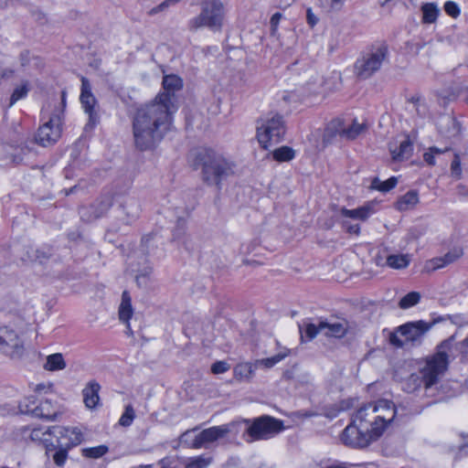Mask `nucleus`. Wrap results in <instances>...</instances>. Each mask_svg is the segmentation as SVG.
Listing matches in <instances>:
<instances>
[{
	"mask_svg": "<svg viewBox=\"0 0 468 468\" xmlns=\"http://www.w3.org/2000/svg\"><path fill=\"white\" fill-rule=\"evenodd\" d=\"M307 20L311 26H314L317 22L316 16L312 13L311 8L307 9Z\"/></svg>",
	"mask_w": 468,
	"mask_h": 468,
	"instance_id": "obj_57",
	"label": "nucleus"
},
{
	"mask_svg": "<svg viewBox=\"0 0 468 468\" xmlns=\"http://www.w3.org/2000/svg\"><path fill=\"white\" fill-rule=\"evenodd\" d=\"M201 12L191 18L187 27L190 31H197L202 27H207L213 31H218L222 27L224 19V5L219 0H204L200 3Z\"/></svg>",
	"mask_w": 468,
	"mask_h": 468,
	"instance_id": "obj_4",
	"label": "nucleus"
},
{
	"mask_svg": "<svg viewBox=\"0 0 468 468\" xmlns=\"http://www.w3.org/2000/svg\"><path fill=\"white\" fill-rule=\"evenodd\" d=\"M451 351L450 340L443 341L438 346L436 352L428 356L420 367V374L423 380L424 388H430L436 385L446 372L449 365V352Z\"/></svg>",
	"mask_w": 468,
	"mask_h": 468,
	"instance_id": "obj_3",
	"label": "nucleus"
},
{
	"mask_svg": "<svg viewBox=\"0 0 468 468\" xmlns=\"http://www.w3.org/2000/svg\"><path fill=\"white\" fill-rule=\"evenodd\" d=\"M51 248L43 247L40 249L31 250L32 253H35V261L40 264L45 263L48 260L52 257Z\"/></svg>",
	"mask_w": 468,
	"mask_h": 468,
	"instance_id": "obj_41",
	"label": "nucleus"
},
{
	"mask_svg": "<svg viewBox=\"0 0 468 468\" xmlns=\"http://www.w3.org/2000/svg\"><path fill=\"white\" fill-rule=\"evenodd\" d=\"M108 452V447L105 445H99L96 447L82 449V455L87 458L98 459Z\"/></svg>",
	"mask_w": 468,
	"mask_h": 468,
	"instance_id": "obj_40",
	"label": "nucleus"
},
{
	"mask_svg": "<svg viewBox=\"0 0 468 468\" xmlns=\"http://www.w3.org/2000/svg\"><path fill=\"white\" fill-rule=\"evenodd\" d=\"M398 178L392 176L386 181H381L378 177H374L371 181V188L386 193L396 186Z\"/></svg>",
	"mask_w": 468,
	"mask_h": 468,
	"instance_id": "obj_31",
	"label": "nucleus"
},
{
	"mask_svg": "<svg viewBox=\"0 0 468 468\" xmlns=\"http://www.w3.org/2000/svg\"><path fill=\"white\" fill-rule=\"evenodd\" d=\"M69 451V450L63 447H54L53 451L48 455L52 457L56 465L62 466L68 459Z\"/></svg>",
	"mask_w": 468,
	"mask_h": 468,
	"instance_id": "obj_34",
	"label": "nucleus"
},
{
	"mask_svg": "<svg viewBox=\"0 0 468 468\" xmlns=\"http://www.w3.org/2000/svg\"><path fill=\"white\" fill-rule=\"evenodd\" d=\"M320 329H327L325 335L328 336L341 338L347 333V323L338 322L329 324L327 322H320Z\"/></svg>",
	"mask_w": 468,
	"mask_h": 468,
	"instance_id": "obj_23",
	"label": "nucleus"
},
{
	"mask_svg": "<svg viewBox=\"0 0 468 468\" xmlns=\"http://www.w3.org/2000/svg\"><path fill=\"white\" fill-rule=\"evenodd\" d=\"M230 366L225 361H217L211 366V372L215 375L227 372Z\"/></svg>",
	"mask_w": 468,
	"mask_h": 468,
	"instance_id": "obj_48",
	"label": "nucleus"
},
{
	"mask_svg": "<svg viewBox=\"0 0 468 468\" xmlns=\"http://www.w3.org/2000/svg\"><path fill=\"white\" fill-rule=\"evenodd\" d=\"M235 373L240 374V375L246 373V377L249 378L252 373L251 366H250L248 364L239 365L235 368Z\"/></svg>",
	"mask_w": 468,
	"mask_h": 468,
	"instance_id": "obj_55",
	"label": "nucleus"
},
{
	"mask_svg": "<svg viewBox=\"0 0 468 468\" xmlns=\"http://www.w3.org/2000/svg\"><path fill=\"white\" fill-rule=\"evenodd\" d=\"M66 367V362L61 353H55L47 356L44 368L48 371L62 370Z\"/></svg>",
	"mask_w": 468,
	"mask_h": 468,
	"instance_id": "obj_29",
	"label": "nucleus"
},
{
	"mask_svg": "<svg viewBox=\"0 0 468 468\" xmlns=\"http://www.w3.org/2000/svg\"><path fill=\"white\" fill-rule=\"evenodd\" d=\"M112 206V197L109 195L103 196L90 207H80V214L83 220L91 221L102 217Z\"/></svg>",
	"mask_w": 468,
	"mask_h": 468,
	"instance_id": "obj_12",
	"label": "nucleus"
},
{
	"mask_svg": "<svg viewBox=\"0 0 468 468\" xmlns=\"http://www.w3.org/2000/svg\"><path fill=\"white\" fill-rule=\"evenodd\" d=\"M462 352L468 356V336L462 342Z\"/></svg>",
	"mask_w": 468,
	"mask_h": 468,
	"instance_id": "obj_60",
	"label": "nucleus"
},
{
	"mask_svg": "<svg viewBox=\"0 0 468 468\" xmlns=\"http://www.w3.org/2000/svg\"><path fill=\"white\" fill-rule=\"evenodd\" d=\"M167 94H157L149 103L137 108L133 118L134 145L140 151L154 149L171 129L176 111Z\"/></svg>",
	"mask_w": 468,
	"mask_h": 468,
	"instance_id": "obj_1",
	"label": "nucleus"
},
{
	"mask_svg": "<svg viewBox=\"0 0 468 468\" xmlns=\"http://www.w3.org/2000/svg\"><path fill=\"white\" fill-rule=\"evenodd\" d=\"M410 256L409 254H390L387 257L386 264L391 269L401 270L409 266Z\"/></svg>",
	"mask_w": 468,
	"mask_h": 468,
	"instance_id": "obj_27",
	"label": "nucleus"
},
{
	"mask_svg": "<svg viewBox=\"0 0 468 468\" xmlns=\"http://www.w3.org/2000/svg\"><path fill=\"white\" fill-rule=\"evenodd\" d=\"M29 91L28 83H22L20 86L16 87L8 103V108L12 107L17 101L25 98Z\"/></svg>",
	"mask_w": 468,
	"mask_h": 468,
	"instance_id": "obj_39",
	"label": "nucleus"
},
{
	"mask_svg": "<svg viewBox=\"0 0 468 468\" xmlns=\"http://www.w3.org/2000/svg\"><path fill=\"white\" fill-rule=\"evenodd\" d=\"M0 353L11 359H21L26 354L23 335L9 326H0Z\"/></svg>",
	"mask_w": 468,
	"mask_h": 468,
	"instance_id": "obj_9",
	"label": "nucleus"
},
{
	"mask_svg": "<svg viewBox=\"0 0 468 468\" xmlns=\"http://www.w3.org/2000/svg\"><path fill=\"white\" fill-rule=\"evenodd\" d=\"M284 430L282 421L265 415V440Z\"/></svg>",
	"mask_w": 468,
	"mask_h": 468,
	"instance_id": "obj_30",
	"label": "nucleus"
},
{
	"mask_svg": "<svg viewBox=\"0 0 468 468\" xmlns=\"http://www.w3.org/2000/svg\"><path fill=\"white\" fill-rule=\"evenodd\" d=\"M372 212L370 206H363L356 209H347L345 207L341 209V215L343 217L359 220H366Z\"/></svg>",
	"mask_w": 468,
	"mask_h": 468,
	"instance_id": "obj_26",
	"label": "nucleus"
},
{
	"mask_svg": "<svg viewBox=\"0 0 468 468\" xmlns=\"http://www.w3.org/2000/svg\"><path fill=\"white\" fill-rule=\"evenodd\" d=\"M412 144L409 138L401 141L398 149H390L394 161H403L405 159H409L412 154Z\"/></svg>",
	"mask_w": 468,
	"mask_h": 468,
	"instance_id": "obj_25",
	"label": "nucleus"
},
{
	"mask_svg": "<svg viewBox=\"0 0 468 468\" xmlns=\"http://www.w3.org/2000/svg\"><path fill=\"white\" fill-rule=\"evenodd\" d=\"M132 299L127 291H123L122 294V302L119 306V318L127 324V329L131 331L129 320L133 315Z\"/></svg>",
	"mask_w": 468,
	"mask_h": 468,
	"instance_id": "obj_20",
	"label": "nucleus"
},
{
	"mask_svg": "<svg viewBox=\"0 0 468 468\" xmlns=\"http://www.w3.org/2000/svg\"><path fill=\"white\" fill-rule=\"evenodd\" d=\"M183 86L182 80L176 75H166L163 79V88L165 90L164 92H160L159 94H167L169 95L170 102L172 105H175V92L179 90Z\"/></svg>",
	"mask_w": 468,
	"mask_h": 468,
	"instance_id": "obj_19",
	"label": "nucleus"
},
{
	"mask_svg": "<svg viewBox=\"0 0 468 468\" xmlns=\"http://www.w3.org/2000/svg\"><path fill=\"white\" fill-rule=\"evenodd\" d=\"M285 131L282 116L275 113L265 123V139L278 143L283 138Z\"/></svg>",
	"mask_w": 468,
	"mask_h": 468,
	"instance_id": "obj_14",
	"label": "nucleus"
},
{
	"mask_svg": "<svg viewBox=\"0 0 468 468\" xmlns=\"http://www.w3.org/2000/svg\"><path fill=\"white\" fill-rule=\"evenodd\" d=\"M449 151H450V149L447 147L439 148L436 146H431L428 149V151L426 153H424L423 159L429 165H434L436 164L435 157L437 155H441L442 154L448 153Z\"/></svg>",
	"mask_w": 468,
	"mask_h": 468,
	"instance_id": "obj_35",
	"label": "nucleus"
},
{
	"mask_svg": "<svg viewBox=\"0 0 468 468\" xmlns=\"http://www.w3.org/2000/svg\"><path fill=\"white\" fill-rule=\"evenodd\" d=\"M462 255V252L461 251H453V252H448L446 253L444 256H443V260L445 261V264L448 265L452 262H453L454 261H456L459 257H461Z\"/></svg>",
	"mask_w": 468,
	"mask_h": 468,
	"instance_id": "obj_54",
	"label": "nucleus"
},
{
	"mask_svg": "<svg viewBox=\"0 0 468 468\" xmlns=\"http://www.w3.org/2000/svg\"><path fill=\"white\" fill-rule=\"evenodd\" d=\"M366 129L364 124H360L356 122H353V123L347 127L343 129L340 132L342 136H345L347 139H355L364 130Z\"/></svg>",
	"mask_w": 468,
	"mask_h": 468,
	"instance_id": "obj_36",
	"label": "nucleus"
},
{
	"mask_svg": "<svg viewBox=\"0 0 468 468\" xmlns=\"http://www.w3.org/2000/svg\"><path fill=\"white\" fill-rule=\"evenodd\" d=\"M458 194L461 196H464L468 197V189L465 188V186L460 185L458 186Z\"/></svg>",
	"mask_w": 468,
	"mask_h": 468,
	"instance_id": "obj_63",
	"label": "nucleus"
},
{
	"mask_svg": "<svg viewBox=\"0 0 468 468\" xmlns=\"http://www.w3.org/2000/svg\"><path fill=\"white\" fill-rule=\"evenodd\" d=\"M57 415L58 410L49 399L42 400L36 406L35 417L37 418L52 420H55Z\"/></svg>",
	"mask_w": 468,
	"mask_h": 468,
	"instance_id": "obj_21",
	"label": "nucleus"
},
{
	"mask_svg": "<svg viewBox=\"0 0 468 468\" xmlns=\"http://www.w3.org/2000/svg\"><path fill=\"white\" fill-rule=\"evenodd\" d=\"M341 441L346 446L353 448H363L372 441L371 435L367 431L362 430V426L355 423L353 417L352 422L343 431Z\"/></svg>",
	"mask_w": 468,
	"mask_h": 468,
	"instance_id": "obj_11",
	"label": "nucleus"
},
{
	"mask_svg": "<svg viewBox=\"0 0 468 468\" xmlns=\"http://www.w3.org/2000/svg\"><path fill=\"white\" fill-rule=\"evenodd\" d=\"M295 156V151L289 146L283 145L270 152L265 158L271 159L278 163L290 162Z\"/></svg>",
	"mask_w": 468,
	"mask_h": 468,
	"instance_id": "obj_22",
	"label": "nucleus"
},
{
	"mask_svg": "<svg viewBox=\"0 0 468 468\" xmlns=\"http://www.w3.org/2000/svg\"><path fill=\"white\" fill-rule=\"evenodd\" d=\"M282 16V13L277 12L274 15H272V16L271 17L270 24H271V35L276 34L277 27L281 21Z\"/></svg>",
	"mask_w": 468,
	"mask_h": 468,
	"instance_id": "obj_51",
	"label": "nucleus"
},
{
	"mask_svg": "<svg viewBox=\"0 0 468 468\" xmlns=\"http://www.w3.org/2000/svg\"><path fill=\"white\" fill-rule=\"evenodd\" d=\"M234 426V423L214 426L208 429H205L198 433V440L200 442V448L207 447L209 443L223 438L226 434L230 431V427Z\"/></svg>",
	"mask_w": 468,
	"mask_h": 468,
	"instance_id": "obj_15",
	"label": "nucleus"
},
{
	"mask_svg": "<svg viewBox=\"0 0 468 468\" xmlns=\"http://www.w3.org/2000/svg\"><path fill=\"white\" fill-rule=\"evenodd\" d=\"M185 233V221H178L177 228L174 232V238L179 239Z\"/></svg>",
	"mask_w": 468,
	"mask_h": 468,
	"instance_id": "obj_56",
	"label": "nucleus"
},
{
	"mask_svg": "<svg viewBox=\"0 0 468 468\" xmlns=\"http://www.w3.org/2000/svg\"><path fill=\"white\" fill-rule=\"evenodd\" d=\"M197 429L188 430L180 436V442L189 448L199 449L198 434H195Z\"/></svg>",
	"mask_w": 468,
	"mask_h": 468,
	"instance_id": "obj_32",
	"label": "nucleus"
},
{
	"mask_svg": "<svg viewBox=\"0 0 468 468\" xmlns=\"http://www.w3.org/2000/svg\"><path fill=\"white\" fill-rule=\"evenodd\" d=\"M431 325L422 320L406 323L390 334L389 342L397 347L419 346Z\"/></svg>",
	"mask_w": 468,
	"mask_h": 468,
	"instance_id": "obj_5",
	"label": "nucleus"
},
{
	"mask_svg": "<svg viewBox=\"0 0 468 468\" xmlns=\"http://www.w3.org/2000/svg\"><path fill=\"white\" fill-rule=\"evenodd\" d=\"M179 2H180V0H165L159 5H157L154 8H153L151 10V13L152 14H155L157 12H161V11L165 10L166 7L170 6L171 5H176V4L179 3Z\"/></svg>",
	"mask_w": 468,
	"mask_h": 468,
	"instance_id": "obj_52",
	"label": "nucleus"
},
{
	"mask_svg": "<svg viewBox=\"0 0 468 468\" xmlns=\"http://www.w3.org/2000/svg\"><path fill=\"white\" fill-rule=\"evenodd\" d=\"M261 126H257L256 137L258 139V142H259L261 147L263 148V140L261 139L262 133H261Z\"/></svg>",
	"mask_w": 468,
	"mask_h": 468,
	"instance_id": "obj_62",
	"label": "nucleus"
},
{
	"mask_svg": "<svg viewBox=\"0 0 468 468\" xmlns=\"http://www.w3.org/2000/svg\"><path fill=\"white\" fill-rule=\"evenodd\" d=\"M422 23L433 24L440 14V8L435 3H426L421 5Z\"/></svg>",
	"mask_w": 468,
	"mask_h": 468,
	"instance_id": "obj_28",
	"label": "nucleus"
},
{
	"mask_svg": "<svg viewBox=\"0 0 468 468\" xmlns=\"http://www.w3.org/2000/svg\"><path fill=\"white\" fill-rule=\"evenodd\" d=\"M62 120L58 113L53 114L48 122L41 125L36 135L35 142L43 147L55 144L61 136Z\"/></svg>",
	"mask_w": 468,
	"mask_h": 468,
	"instance_id": "obj_10",
	"label": "nucleus"
},
{
	"mask_svg": "<svg viewBox=\"0 0 468 468\" xmlns=\"http://www.w3.org/2000/svg\"><path fill=\"white\" fill-rule=\"evenodd\" d=\"M119 210L124 215L122 220L124 224H130L138 218L140 214V204L134 198H127L120 205Z\"/></svg>",
	"mask_w": 468,
	"mask_h": 468,
	"instance_id": "obj_17",
	"label": "nucleus"
},
{
	"mask_svg": "<svg viewBox=\"0 0 468 468\" xmlns=\"http://www.w3.org/2000/svg\"><path fill=\"white\" fill-rule=\"evenodd\" d=\"M80 101L84 112L89 114L90 123L94 125L98 121V115L94 110L97 100L91 92V86L88 79L81 77V92Z\"/></svg>",
	"mask_w": 468,
	"mask_h": 468,
	"instance_id": "obj_13",
	"label": "nucleus"
},
{
	"mask_svg": "<svg viewBox=\"0 0 468 468\" xmlns=\"http://www.w3.org/2000/svg\"><path fill=\"white\" fill-rule=\"evenodd\" d=\"M31 250H36V249L31 246L25 248V251L21 255L20 259L25 263L35 262V253H32Z\"/></svg>",
	"mask_w": 468,
	"mask_h": 468,
	"instance_id": "obj_50",
	"label": "nucleus"
},
{
	"mask_svg": "<svg viewBox=\"0 0 468 468\" xmlns=\"http://www.w3.org/2000/svg\"><path fill=\"white\" fill-rule=\"evenodd\" d=\"M451 174L456 178H460L462 176L461 159L458 154H453V159L451 164Z\"/></svg>",
	"mask_w": 468,
	"mask_h": 468,
	"instance_id": "obj_46",
	"label": "nucleus"
},
{
	"mask_svg": "<svg viewBox=\"0 0 468 468\" xmlns=\"http://www.w3.org/2000/svg\"><path fill=\"white\" fill-rule=\"evenodd\" d=\"M239 423H243L246 426L243 437L247 441L251 442L263 438V416H260L252 421L250 420H243Z\"/></svg>",
	"mask_w": 468,
	"mask_h": 468,
	"instance_id": "obj_16",
	"label": "nucleus"
},
{
	"mask_svg": "<svg viewBox=\"0 0 468 468\" xmlns=\"http://www.w3.org/2000/svg\"><path fill=\"white\" fill-rule=\"evenodd\" d=\"M101 389L100 384L95 381H90L82 390L83 401L85 406L89 409H93L100 401L99 391Z\"/></svg>",
	"mask_w": 468,
	"mask_h": 468,
	"instance_id": "obj_18",
	"label": "nucleus"
},
{
	"mask_svg": "<svg viewBox=\"0 0 468 468\" xmlns=\"http://www.w3.org/2000/svg\"><path fill=\"white\" fill-rule=\"evenodd\" d=\"M345 0H331V7L334 9H339Z\"/></svg>",
	"mask_w": 468,
	"mask_h": 468,
	"instance_id": "obj_59",
	"label": "nucleus"
},
{
	"mask_svg": "<svg viewBox=\"0 0 468 468\" xmlns=\"http://www.w3.org/2000/svg\"><path fill=\"white\" fill-rule=\"evenodd\" d=\"M48 434V429L46 431H43L40 428H36L30 431L29 438L31 441H40L42 440V436Z\"/></svg>",
	"mask_w": 468,
	"mask_h": 468,
	"instance_id": "obj_53",
	"label": "nucleus"
},
{
	"mask_svg": "<svg viewBox=\"0 0 468 468\" xmlns=\"http://www.w3.org/2000/svg\"><path fill=\"white\" fill-rule=\"evenodd\" d=\"M444 10L452 17H457L460 15L458 5L452 1H448L444 4Z\"/></svg>",
	"mask_w": 468,
	"mask_h": 468,
	"instance_id": "obj_49",
	"label": "nucleus"
},
{
	"mask_svg": "<svg viewBox=\"0 0 468 468\" xmlns=\"http://www.w3.org/2000/svg\"><path fill=\"white\" fill-rule=\"evenodd\" d=\"M290 355V349L283 347L278 354L273 356L265 358V368L272 367L274 365L284 359Z\"/></svg>",
	"mask_w": 468,
	"mask_h": 468,
	"instance_id": "obj_42",
	"label": "nucleus"
},
{
	"mask_svg": "<svg viewBox=\"0 0 468 468\" xmlns=\"http://www.w3.org/2000/svg\"><path fill=\"white\" fill-rule=\"evenodd\" d=\"M388 56V48L385 44L372 47L355 64L356 75L363 80L370 78L380 69Z\"/></svg>",
	"mask_w": 468,
	"mask_h": 468,
	"instance_id": "obj_7",
	"label": "nucleus"
},
{
	"mask_svg": "<svg viewBox=\"0 0 468 468\" xmlns=\"http://www.w3.org/2000/svg\"><path fill=\"white\" fill-rule=\"evenodd\" d=\"M234 164L220 154L207 152L203 158V180L210 186H218L221 180L234 173Z\"/></svg>",
	"mask_w": 468,
	"mask_h": 468,
	"instance_id": "obj_6",
	"label": "nucleus"
},
{
	"mask_svg": "<svg viewBox=\"0 0 468 468\" xmlns=\"http://www.w3.org/2000/svg\"><path fill=\"white\" fill-rule=\"evenodd\" d=\"M346 229L349 233L357 235L359 233L360 228L359 225L355 224L346 226Z\"/></svg>",
	"mask_w": 468,
	"mask_h": 468,
	"instance_id": "obj_58",
	"label": "nucleus"
},
{
	"mask_svg": "<svg viewBox=\"0 0 468 468\" xmlns=\"http://www.w3.org/2000/svg\"><path fill=\"white\" fill-rule=\"evenodd\" d=\"M420 300V294L417 292H410L402 297L399 303L401 309H408L416 305Z\"/></svg>",
	"mask_w": 468,
	"mask_h": 468,
	"instance_id": "obj_38",
	"label": "nucleus"
},
{
	"mask_svg": "<svg viewBox=\"0 0 468 468\" xmlns=\"http://www.w3.org/2000/svg\"><path fill=\"white\" fill-rule=\"evenodd\" d=\"M395 416L394 403L382 399L359 408L354 418L355 423L361 425L362 430L367 431L374 441L383 433L387 425L393 420Z\"/></svg>",
	"mask_w": 468,
	"mask_h": 468,
	"instance_id": "obj_2",
	"label": "nucleus"
},
{
	"mask_svg": "<svg viewBox=\"0 0 468 468\" xmlns=\"http://www.w3.org/2000/svg\"><path fill=\"white\" fill-rule=\"evenodd\" d=\"M444 266H446V264L443 257L434 258L425 263L424 271L427 272H431Z\"/></svg>",
	"mask_w": 468,
	"mask_h": 468,
	"instance_id": "obj_44",
	"label": "nucleus"
},
{
	"mask_svg": "<svg viewBox=\"0 0 468 468\" xmlns=\"http://www.w3.org/2000/svg\"><path fill=\"white\" fill-rule=\"evenodd\" d=\"M48 435L54 439L46 445V453L48 454L54 447H63L68 450L79 445L83 440L82 432L79 428L64 426H52L48 428Z\"/></svg>",
	"mask_w": 468,
	"mask_h": 468,
	"instance_id": "obj_8",
	"label": "nucleus"
},
{
	"mask_svg": "<svg viewBox=\"0 0 468 468\" xmlns=\"http://www.w3.org/2000/svg\"><path fill=\"white\" fill-rule=\"evenodd\" d=\"M295 415L296 416H299V417H313L315 415V413L312 412V411H297L295 412Z\"/></svg>",
	"mask_w": 468,
	"mask_h": 468,
	"instance_id": "obj_61",
	"label": "nucleus"
},
{
	"mask_svg": "<svg viewBox=\"0 0 468 468\" xmlns=\"http://www.w3.org/2000/svg\"><path fill=\"white\" fill-rule=\"evenodd\" d=\"M135 417L134 410L131 405L125 407V410L119 420V424L123 427H129Z\"/></svg>",
	"mask_w": 468,
	"mask_h": 468,
	"instance_id": "obj_43",
	"label": "nucleus"
},
{
	"mask_svg": "<svg viewBox=\"0 0 468 468\" xmlns=\"http://www.w3.org/2000/svg\"><path fill=\"white\" fill-rule=\"evenodd\" d=\"M325 468H347L344 463L326 466Z\"/></svg>",
	"mask_w": 468,
	"mask_h": 468,
	"instance_id": "obj_64",
	"label": "nucleus"
},
{
	"mask_svg": "<svg viewBox=\"0 0 468 468\" xmlns=\"http://www.w3.org/2000/svg\"><path fill=\"white\" fill-rule=\"evenodd\" d=\"M211 463V458L198 456L193 459L186 468H207Z\"/></svg>",
	"mask_w": 468,
	"mask_h": 468,
	"instance_id": "obj_45",
	"label": "nucleus"
},
{
	"mask_svg": "<svg viewBox=\"0 0 468 468\" xmlns=\"http://www.w3.org/2000/svg\"><path fill=\"white\" fill-rule=\"evenodd\" d=\"M323 330L324 329H320V323L317 325L314 324H307L305 326L304 334L309 340H312L317 335L319 332Z\"/></svg>",
	"mask_w": 468,
	"mask_h": 468,
	"instance_id": "obj_47",
	"label": "nucleus"
},
{
	"mask_svg": "<svg viewBox=\"0 0 468 468\" xmlns=\"http://www.w3.org/2000/svg\"><path fill=\"white\" fill-rule=\"evenodd\" d=\"M36 406H37V404L35 396H30L19 403V410L23 414H28L35 417Z\"/></svg>",
	"mask_w": 468,
	"mask_h": 468,
	"instance_id": "obj_37",
	"label": "nucleus"
},
{
	"mask_svg": "<svg viewBox=\"0 0 468 468\" xmlns=\"http://www.w3.org/2000/svg\"><path fill=\"white\" fill-rule=\"evenodd\" d=\"M423 385V380L420 372L411 374L405 381L404 389L409 392H414Z\"/></svg>",
	"mask_w": 468,
	"mask_h": 468,
	"instance_id": "obj_33",
	"label": "nucleus"
},
{
	"mask_svg": "<svg viewBox=\"0 0 468 468\" xmlns=\"http://www.w3.org/2000/svg\"><path fill=\"white\" fill-rule=\"evenodd\" d=\"M418 203V192L416 190H410L399 198L396 203V207L399 211H406L414 208Z\"/></svg>",
	"mask_w": 468,
	"mask_h": 468,
	"instance_id": "obj_24",
	"label": "nucleus"
}]
</instances>
